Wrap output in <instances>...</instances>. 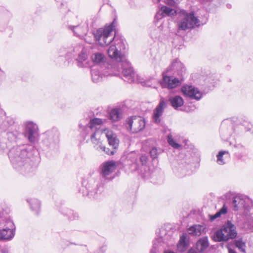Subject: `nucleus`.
Wrapping results in <instances>:
<instances>
[{
    "label": "nucleus",
    "mask_w": 253,
    "mask_h": 253,
    "mask_svg": "<svg viewBox=\"0 0 253 253\" xmlns=\"http://www.w3.org/2000/svg\"><path fill=\"white\" fill-rule=\"evenodd\" d=\"M167 107V104L164 99H161L159 104L153 111V121L158 124L161 122L160 117L162 116L165 108Z\"/></svg>",
    "instance_id": "a211bd4d"
},
{
    "label": "nucleus",
    "mask_w": 253,
    "mask_h": 253,
    "mask_svg": "<svg viewBox=\"0 0 253 253\" xmlns=\"http://www.w3.org/2000/svg\"><path fill=\"white\" fill-rule=\"evenodd\" d=\"M116 164L113 161H109L103 163L101 168V175L105 179H112L111 174L116 169Z\"/></svg>",
    "instance_id": "2eb2a0df"
},
{
    "label": "nucleus",
    "mask_w": 253,
    "mask_h": 253,
    "mask_svg": "<svg viewBox=\"0 0 253 253\" xmlns=\"http://www.w3.org/2000/svg\"><path fill=\"white\" fill-rule=\"evenodd\" d=\"M246 216L244 228L250 232H253V211L248 212V214H245Z\"/></svg>",
    "instance_id": "b1692460"
},
{
    "label": "nucleus",
    "mask_w": 253,
    "mask_h": 253,
    "mask_svg": "<svg viewBox=\"0 0 253 253\" xmlns=\"http://www.w3.org/2000/svg\"><path fill=\"white\" fill-rule=\"evenodd\" d=\"M140 161H141L142 165H145L147 163L148 158L146 156L142 155L140 157Z\"/></svg>",
    "instance_id": "79ce46f5"
},
{
    "label": "nucleus",
    "mask_w": 253,
    "mask_h": 253,
    "mask_svg": "<svg viewBox=\"0 0 253 253\" xmlns=\"http://www.w3.org/2000/svg\"><path fill=\"white\" fill-rule=\"evenodd\" d=\"M0 222L4 228L0 229V241L11 240L15 235V227L13 222L8 218L0 217Z\"/></svg>",
    "instance_id": "6e6552de"
},
{
    "label": "nucleus",
    "mask_w": 253,
    "mask_h": 253,
    "mask_svg": "<svg viewBox=\"0 0 253 253\" xmlns=\"http://www.w3.org/2000/svg\"><path fill=\"white\" fill-rule=\"evenodd\" d=\"M91 59L93 63L96 64H104L105 58L104 55L101 53H95L91 56Z\"/></svg>",
    "instance_id": "c756f323"
},
{
    "label": "nucleus",
    "mask_w": 253,
    "mask_h": 253,
    "mask_svg": "<svg viewBox=\"0 0 253 253\" xmlns=\"http://www.w3.org/2000/svg\"><path fill=\"white\" fill-rule=\"evenodd\" d=\"M237 235L236 227L230 220H228L220 229L217 230L214 234L213 239L215 242L228 241L230 239H235Z\"/></svg>",
    "instance_id": "39448f33"
},
{
    "label": "nucleus",
    "mask_w": 253,
    "mask_h": 253,
    "mask_svg": "<svg viewBox=\"0 0 253 253\" xmlns=\"http://www.w3.org/2000/svg\"><path fill=\"white\" fill-rule=\"evenodd\" d=\"M103 187L101 186L96 185V187L93 190H89L88 192V195L90 197L96 198L97 197L98 194H100L102 191Z\"/></svg>",
    "instance_id": "473e14b6"
},
{
    "label": "nucleus",
    "mask_w": 253,
    "mask_h": 253,
    "mask_svg": "<svg viewBox=\"0 0 253 253\" xmlns=\"http://www.w3.org/2000/svg\"><path fill=\"white\" fill-rule=\"evenodd\" d=\"M4 72L0 69V79L4 76Z\"/></svg>",
    "instance_id": "8fccbe9b"
},
{
    "label": "nucleus",
    "mask_w": 253,
    "mask_h": 253,
    "mask_svg": "<svg viewBox=\"0 0 253 253\" xmlns=\"http://www.w3.org/2000/svg\"><path fill=\"white\" fill-rule=\"evenodd\" d=\"M150 155L152 159L156 158L159 153H161V150H158L155 147H153L150 151Z\"/></svg>",
    "instance_id": "58836bf2"
},
{
    "label": "nucleus",
    "mask_w": 253,
    "mask_h": 253,
    "mask_svg": "<svg viewBox=\"0 0 253 253\" xmlns=\"http://www.w3.org/2000/svg\"><path fill=\"white\" fill-rule=\"evenodd\" d=\"M229 154L228 151H220L218 153V154L217 156V162L219 165H223L225 163L223 161V160L222 159L223 156L224 154Z\"/></svg>",
    "instance_id": "e433bc0d"
},
{
    "label": "nucleus",
    "mask_w": 253,
    "mask_h": 253,
    "mask_svg": "<svg viewBox=\"0 0 253 253\" xmlns=\"http://www.w3.org/2000/svg\"><path fill=\"white\" fill-rule=\"evenodd\" d=\"M109 118L113 122H116L122 118V110L119 108H115L110 113Z\"/></svg>",
    "instance_id": "c85d7f7f"
},
{
    "label": "nucleus",
    "mask_w": 253,
    "mask_h": 253,
    "mask_svg": "<svg viewBox=\"0 0 253 253\" xmlns=\"http://www.w3.org/2000/svg\"><path fill=\"white\" fill-rule=\"evenodd\" d=\"M169 101L171 106L174 109H177V108L182 106L184 103L183 98L179 95L170 97L169 99Z\"/></svg>",
    "instance_id": "cd10ccee"
},
{
    "label": "nucleus",
    "mask_w": 253,
    "mask_h": 253,
    "mask_svg": "<svg viewBox=\"0 0 253 253\" xmlns=\"http://www.w3.org/2000/svg\"><path fill=\"white\" fill-rule=\"evenodd\" d=\"M107 67L104 70L100 71L98 68L94 67L91 70L92 80L94 83H98L102 80L103 77L116 76L119 74L118 70L116 72H112L110 68L111 64H107Z\"/></svg>",
    "instance_id": "9d476101"
},
{
    "label": "nucleus",
    "mask_w": 253,
    "mask_h": 253,
    "mask_svg": "<svg viewBox=\"0 0 253 253\" xmlns=\"http://www.w3.org/2000/svg\"><path fill=\"white\" fill-rule=\"evenodd\" d=\"M168 142L170 146L175 149H178L181 147V145L176 143L170 135L168 136Z\"/></svg>",
    "instance_id": "c9c22d12"
},
{
    "label": "nucleus",
    "mask_w": 253,
    "mask_h": 253,
    "mask_svg": "<svg viewBox=\"0 0 253 253\" xmlns=\"http://www.w3.org/2000/svg\"><path fill=\"white\" fill-rule=\"evenodd\" d=\"M126 126L128 131L132 133H137L145 128V120L139 116H130L126 121Z\"/></svg>",
    "instance_id": "1a4fd4ad"
},
{
    "label": "nucleus",
    "mask_w": 253,
    "mask_h": 253,
    "mask_svg": "<svg viewBox=\"0 0 253 253\" xmlns=\"http://www.w3.org/2000/svg\"><path fill=\"white\" fill-rule=\"evenodd\" d=\"M114 22L109 26L104 28H100L93 33L94 37L101 46L108 45L114 40L116 45H111L108 49L109 56L113 59V61L117 60L118 57H125L123 55L121 51L126 49L125 41L121 38L114 36L112 33L114 30Z\"/></svg>",
    "instance_id": "f03ea898"
},
{
    "label": "nucleus",
    "mask_w": 253,
    "mask_h": 253,
    "mask_svg": "<svg viewBox=\"0 0 253 253\" xmlns=\"http://www.w3.org/2000/svg\"><path fill=\"white\" fill-rule=\"evenodd\" d=\"M187 234L183 233L180 236V240L177 244V249L180 252H184L188 248V243L186 241Z\"/></svg>",
    "instance_id": "bb28decb"
},
{
    "label": "nucleus",
    "mask_w": 253,
    "mask_h": 253,
    "mask_svg": "<svg viewBox=\"0 0 253 253\" xmlns=\"http://www.w3.org/2000/svg\"><path fill=\"white\" fill-rule=\"evenodd\" d=\"M181 91L185 96L191 99L200 100L202 97V93L199 90L192 85H184L181 88Z\"/></svg>",
    "instance_id": "dca6fc26"
},
{
    "label": "nucleus",
    "mask_w": 253,
    "mask_h": 253,
    "mask_svg": "<svg viewBox=\"0 0 253 253\" xmlns=\"http://www.w3.org/2000/svg\"><path fill=\"white\" fill-rule=\"evenodd\" d=\"M205 228L199 224L193 225L187 229L189 234L192 236H199L204 231Z\"/></svg>",
    "instance_id": "5701e85b"
},
{
    "label": "nucleus",
    "mask_w": 253,
    "mask_h": 253,
    "mask_svg": "<svg viewBox=\"0 0 253 253\" xmlns=\"http://www.w3.org/2000/svg\"><path fill=\"white\" fill-rule=\"evenodd\" d=\"M236 247L241 252L245 253L246 252V243L243 242L242 239L235 240Z\"/></svg>",
    "instance_id": "f704fd0d"
},
{
    "label": "nucleus",
    "mask_w": 253,
    "mask_h": 253,
    "mask_svg": "<svg viewBox=\"0 0 253 253\" xmlns=\"http://www.w3.org/2000/svg\"><path fill=\"white\" fill-rule=\"evenodd\" d=\"M9 13L0 6V32L2 31L7 23Z\"/></svg>",
    "instance_id": "4be33fe9"
},
{
    "label": "nucleus",
    "mask_w": 253,
    "mask_h": 253,
    "mask_svg": "<svg viewBox=\"0 0 253 253\" xmlns=\"http://www.w3.org/2000/svg\"><path fill=\"white\" fill-rule=\"evenodd\" d=\"M210 243L207 236L200 238L197 242L196 248L200 253L204 252L209 246Z\"/></svg>",
    "instance_id": "aec40b11"
},
{
    "label": "nucleus",
    "mask_w": 253,
    "mask_h": 253,
    "mask_svg": "<svg viewBox=\"0 0 253 253\" xmlns=\"http://www.w3.org/2000/svg\"><path fill=\"white\" fill-rule=\"evenodd\" d=\"M34 146L23 145L12 147L8 156L13 168L23 174H28L35 169L34 166Z\"/></svg>",
    "instance_id": "f257e3e1"
},
{
    "label": "nucleus",
    "mask_w": 253,
    "mask_h": 253,
    "mask_svg": "<svg viewBox=\"0 0 253 253\" xmlns=\"http://www.w3.org/2000/svg\"><path fill=\"white\" fill-rule=\"evenodd\" d=\"M227 212V208H226L225 205H224L223 206V207H222V208L218 211H217L214 215H215V216L216 218H217V217H220L221 214L226 213Z\"/></svg>",
    "instance_id": "ea45409f"
},
{
    "label": "nucleus",
    "mask_w": 253,
    "mask_h": 253,
    "mask_svg": "<svg viewBox=\"0 0 253 253\" xmlns=\"http://www.w3.org/2000/svg\"><path fill=\"white\" fill-rule=\"evenodd\" d=\"M158 31H159V30H157V29H155V30H154L153 31V32L152 33V37H153V36H154V38H157V36H154V35L155 34H156V33H157Z\"/></svg>",
    "instance_id": "c03bdc74"
},
{
    "label": "nucleus",
    "mask_w": 253,
    "mask_h": 253,
    "mask_svg": "<svg viewBox=\"0 0 253 253\" xmlns=\"http://www.w3.org/2000/svg\"><path fill=\"white\" fill-rule=\"evenodd\" d=\"M231 205L234 211H240L244 214L248 215L249 212L253 211V206L247 205L245 200L239 196L233 198Z\"/></svg>",
    "instance_id": "9b49d317"
},
{
    "label": "nucleus",
    "mask_w": 253,
    "mask_h": 253,
    "mask_svg": "<svg viewBox=\"0 0 253 253\" xmlns=\"http://www.w3.org/2000/svg\"><path fill=\"white\" fill-rule=\"evenodd\" d=\"M235 148V156L240 160H243L248 156V149L242 144L238 143L234 145Z\"/></svg>",
    "instance_id": "6ab92c4d"
},
{
    "label": "nucleus",
    "mask_w": 253,
    "mask_h": 253,
    "mask_svg": "<svg viewBox=\"0 0 253 253\" xmlns=\"http://www.w3.org/2000/svg\"><path fill=\"white\" fill-rule=\"evenodd\" d=\"M188 253H198L194 249H190L188 252Z\"/></svg>",
    "instance_id": "49530a36"
},
{
    "label": "nucleus",
    "mask_w": 253,
    "mask_h": 253,
    "mask_svg": "<svg viewBox=\"0 0 253 253\" xmlns=\"http://www.w3.org/2000/svg\"><path fill=\"white\" fill-rule=\"evenodd\" d=\"M81 50V52L78 54V58H77L78 66L79 67H87V54L86 51L84 49V47L82 45H79L74 49V51L76 52Z\"/></svg>",
    "instance_id": "f3484780"
},
{
    "label": "nucleus",
    "mask_w": 253,
    "mask_h": 253,
    "mask_svg": "<svg viewBox=\"0 0 253 253\" xmlns=\"http://www.w3.org/2000/svg\"><path fill=\"white\" fill-rule=\"evenodd\" d=\"M27 202L29 203L32 211L35 212L36 214H39L41 208V203L40 201L35 198H31L27 200Z\"/></svg>",
    "instance_id": "a878e982"
},
{
    "label": "nucleus",
    "mask_w": 253,
    "mask_h": 253,
    "mask_svg": "<svg viewBox=\"0 0 253 253\" xmlns=\"http://www.w3.org/2000/svg\"><path fill=\"white\" fill-rule=\"evenodd\" d=\"M172 11V9L171 8L163 6L161 7V13L158 12L155 16V18H161L163 16L170 14Z\"/></svg>",
    "instance_id": "2f4dec72"
},
{
    "label": "nucleus",
    "mask_w": 253,
    "mask_h": 253,
    "mask_svg": "<svg viewBox=\"0 0 253 253\" xmlns=\"http://www.w3.org/2000/svg\"><path fill=\"white\" fill-rule=\"evenodd\" d=\"M102 123V120L99 118H94L91 120L85 126L84 131L86 132V134H89L91 142L94 144L95 148L97 146H99L101 144V142L99 141V139L96 138L99 134V125Z\"/></svg>",
    "instance_id": "0eeeda50"
},
{
    "label": "nucleus",
    "mask_w": 253,
    "mask_h": 253,
    "mask_svg": "<svg viewBox=\"0 0 253 253\" xmlns=\"http://www.w3.org/2000/svg\"><path fill=\"white\" fill-rule=\"evenodd\" d=\"M105 135L109 145L112 146L114 149H116L118 147L119 140L117 138L116 134L111 130H107L105 133Z\"/></svg>",
    "instance_id": "412c9836"
},
{
    "label": "nucleus",
    "mask_w": 253,
    "mask_h": 253,
    "mask_svg": "<svg viewBox=\"0 0 253 253\" xmlns=\"http://www.w3.org/2000/svg\"><path fill=\"white\" fill-rule=\"evenodd\" d=\"M0 253H8V251L6 249L1 250L0 248Z\"/></svg>",
    "instance_id": "09e8293b"
},
{
    "label": "nucleus",
    "mask_w": 253,
    "mask_h": 253,
    "mask_svg": "<svg viewBox=\"0 0 253 253\" xmlns=\"http://www.w3.org/2000/svg\"><path fill=\"white\" fill-rule=\"evenodd\" d=\"M25 126V136L32 144H34L36 140L38 126L32 122H26Z\"/></svg>",
    "instance_id": "4468645a"
},
{
    "label": "nucleus",
    "mask_w": 253,
    "mask_h": 253,
    "mask_svg": "<svg viewBox=\"0 0 253 253\" xmlns=\"http://www.w3.org/2000/svg\"><path fill=\"white\" fill-rule=\"evenodd\" d=\"M46 137L43 140V144L50 149H55L59 142V132L52 129L46 132Z\"/></svg>",
    "instance_id": "f8f14e48"
},
{
    "label": "nucleus",
    "mask_w": 253,
    "mask_h": 253,
    "mask_svg": "<svg viewBox=\"0 0 253 253\" xmlns=\"http://www.w3.org/2000/svg\"><path fill=\"white\" fill-rule=\"evenodd\" d=\"M67 215L70 220L76 219L79 216L77 212H74V211L71 210L68 211Z\"/></svg>",
    "instance_id": "4c0bfd02"
},
{
    "label": "nucleus",
    "mask_w": 253,
    "mask_h": 253,
    "mask_svg": "<svg viewBox=\"0 0 253 253\" xmlns=\"http://www.w3.org/2000/svg\"><path fill=\"white\" fill-rule=\"evenodd\" d=\"M100 251L102 252V253H103V252H104V250H103V247L100 248Z\"/></svg>",
    "instance_id": "3c124183"
},
{
    "label": "nucleus",
    "mask_w": 253,
    "mask_h": 253,
    "mask_svg": "<svg viewBox=\"0 0 253 253\" xmlns=\"http://www.w3.org/2000/svg\"><path fill=\"white\" fill-rule=\"evenodd\" d=\"M173 171L177 176L182 177L190 174L191 165L186 159L180 160L177 166L173 169Z\"/></svg>",
    "instance_id": "ddd939ff"
},
{
    "label": "nucleus",
    "mask_w": 253,
    "mask_h": 253,
    "mask_svg": "<svg viewBox=\"0 0 253 253\" xmlns=\"http://www.w3.org/2000/svg\"><path fill=\"white\" fill-rule=\"evenodd\" d=\"M108 69L112 72H116L118 69L119 74L117 76L119 75L121 69L124 81L129 83L134 81L135 73L126 57H118L117 60L113 61L110 68H108Z\"/></svg>",
    "instance_id": "20e7f679"
},
{
    "label": "nucleus",
    "mask_w": 253,
    "mask_h": 253,
    "mask_svg": "<svg viewBox=\"0 0 253 253\" xmlns=\"http://www.w3.org/2000/svg\"><path fill=\"white\" fill-rule=\"evenodd\" d=\"M161 231H162V232H165V230H164V229H162V230H161Z\"/></svg>",
    "instance_id": "603ef678"
},
{
    "label": "nucleus",
    "mask_w": 253,
    "mask_h": 253,
    "mask_svg": "<svg viewBox=\"0 0 253 253\" xmlns=\"http://www.w3.org/2000/svg\"><path fill=\"white\" fill-rule=\"evenodd\" d=\"M96 150L98 151H103L109 155H113L116 152L115 149H113V150H110L109 148H106L105 146H103L102 144L99 145V146H97Z\"/></svg>",
    "instance_id": "72a5a7b5"
},
{
    "label": "nucleus",
    "mask_w": 253,
    "mask_h": 253,
    "mask_svg": "<svg viewBox=\"0 0 253 253\" xmlns=\"http://www.w3.org/2000/svg\"><path fill=\"white\" fill-rule=\"evenodd\" d=\"M8 138H10L11 141H14L16 138V135L14 134L12 132H7Z\"/></svg>",
    "instance_id": "a19ab883"
},
{
    "label": "nucleus",
    "mask_w": 253,
    "mask_h": 253,
    "mask_svg": "<svg viewBox=\"0 0 253 253\" xmlns=\"http://www.w3.org/2000/svg\"><path fill=\"white\" fill-rule=\"evenodd\" d=\"M216 218V217L215 216V215H210V220L211 221H214L215 219Z\"/></svg>",
    "instance_id": "de8ad7c7"
},
{
    "label": "nucleus",
    "mask_w": 253,
    "mask_h": 253,
    "mask_svg": "<svg viewBox=\"0 0 253 253\" xmlns=\"http://www.w3.org/2000/svg\"><path fill=\"white\" fill-rule=\"evenodd\" d=\"M168 3L171 5H174L175 4H177L178 2H179L180 0H167Z\"/></svg>",
    "instance_id": "37998d69"
},
{
    "label": "nucleus",
    "mask_w": 253,
    "mask_h": 253,
    "mask_svg": "<svg viewBox=\"0 0 253 253\" xmlns=\"http://www.w3.org/2000/svg\"><path fill=\"white\" fill-rule=\"evenodd\" d=\"M200 25V21L195 16L193 12L187 13L181 11V15L178 23V30L186 31L187 29L198 27Z\"/></svg>",
    "instance_id": "423d86ee"
},
{
    "label": "nucleus",
    "mask_w": 253,
    "mask_h": 253,
    "mask_svg": "<svg viewBox=\"0 0 253 253\" xmlns=\"http://www.w3.org/2000/svg\"><path fill=\"white\" fill-rule=\"evenodd\" d=\"M68 28L73 32L75 35L79 37H83L86 32V28L80 25L75 26H69Z\"/></svg>",
    "instance_id": "393cba45"
},
{
    "label": "nucleus",
    "mask_w": 253,
    "mask_h": 253,
    "mask_svg": "<svg viewBox=\"0 0 253 253\" xmlns=\"http://www.w3.org/2000/svg\"><path fill=\"white\" fill-rule=\"evenodd\" d=\"M229 253H237L234 250L231 249L230 247H227Z\"/></svg>",
    "instance_id": "a18cd8bd"
},
{
    "label": "nucleus",
    "mask_w": 253,
    "mask_h": 253,
    "mask_svg": "<svg viewBox=\"0 0 253 253\" xmlns=\"http://www.w3.org/2000/svg\"><path fill=\"white\" fill-rule=\"evenodd\" d=\"M186 75V70L184 65L178 59H175L163 73V79L160 82L161 86L168 89L180 86Z\"/></svg>",
    "instance_id": "7ed1b4c3"
},
{
    "label": "nucleus",
    "mask_w": 253,
    "mask_h": 253,
    "mask_svg": "<svg viewBox=\"0 0 253 253\" xmlns=\"http://www.w3.org/2000/svg\"><path fill=\"white\" fill-rule=\"evenodd\" d=\"M84 248L86 250L87 249H86V247H84Z\"/></svg>",
    "instance_id": "864d4df0"
},
{
    "label": "nucleus",
    "mask_w": 253,
    "mask_h": 253,
    "mask_svg": "<svg viewBox=\"0 0 253 253\" xmlns=\"http://www.w3.org/2000/svg\"><path fill=\"white\" fill-rule=\"evenodd\" d=\"M162 237L153 241V247L151 250V253H158L162 250Z\"/></svg>",
    "instance_id": "7c9ffc66"
}]
</instances>
